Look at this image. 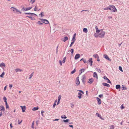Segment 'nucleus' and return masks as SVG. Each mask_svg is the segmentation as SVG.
<instances>
[{
    "label": "nucleus",
    "mask_w": 129,
    "mask_h": 129,
    "mask_svg": "<svg viewBox=\"0 0 129 129\" xmlns=\"http://www.w3.org/2000/svg\"><path fill=\"white\" fill-rule=\"evenodd\" d=\"M11 9L15 13H17V14H21L22 13L18 9L15 8L13 7H12L11 8Z\"/></svg>",
    "instance_id": "f257e3e1"
},
{
    "label": "nucleus",
    "mask_w": 129,
    "mask_h": 129,
    "mask_svg": "<svg viewBox=\"0 0 129 129\" xmlns=\"http://www.w3.org/2000/svg\"><path fill=\"white\" fill-rule=\"evenodd\" d=\"M109 10L113 12H114L117 11L115 7L113 5L109 6Z\"/></svg>",
    "instance_id": "f03ea898"
},
{
    "label": "nucleus",
    "mask_w": 129,
    "mask_h": 129,
    "mask_svg": "<svg viewBox=\"0 0 129 129\" xmlns=\"http://www.w3.org/2000/svg\"><path fill=\"white\" fill-rule=\"evenodd\" d=\"M103 30L100 31L101 33L99 35V37L101 38H103L104 37L105 34V32Z\"/></svg>",
    "instance_id": "7ed1b4c3"
},
{
    "label": "nucleus",
    "mask_w": 129,
    "mask_h": 129,
    "mask_svg": "<svg viewBox=\"0 0 129 129\" xmlns=\"http://www.w3.org/2000/svg\"><path fill=\"white\" fill-rule=\"evenodd\" d=\"M77 91H79V92L78 93V97L79 98V99H80L81 98V96L82 95V94H83L84 93L81 90H78Z\"/></svg>",
    "instance_id": "20e7f679"
},
{
    "label": "nucleus",
    "mask_w": 129,
    "mask_h": 129,
    "mask_svg": "<svg viewBox=\"0 0 129 129\" xmlns=\"http://www.w3.org/2000/svg\"><path fill=\"white\" fill-rule=\"evenodd\" d=\"M92 58H91L89 59L87 61V64H90V66H91L92 65L93 61L92 60Z\"/></svg>",
    "instance_id": "39448f33"
},
{
    "label": "nucleus",
    "mask_w": 129,
    "mask_h": 129,
    "mask_svg": "<svg viewBox=\"0 0 129 129\" xmlns=\"http://www.w3.org/2000/svg\"><path fill=\"white\" fill-rule=\"evenodd\" d=\"M40 19L42 21V22H43L45 24H47L49 23L48 21L47 20L41 19Z\"/></svg>",
    "instance_id": "423d86ee"
},
{
    "label": "nucleus",
    "mask_w": 129,
    "mask_h": 129,
    "mask_svg": "<svg viewBox=\"0 0 129 129\" xmlns=\"http://www.w3.org/2000/svg\"><path fill=\"white\" fill-rule=\"evenodd\" d=\"M95 28L96 29V33L97 34H99V32H100V31H101V30H103V29H98V27L96 26L95 27Z\"/></svg>",
    "instance_id": "0eeeda50"
},
{
    "label": "nucleus",
    "mask_w": 129,
    "mask_h": 129,
    "mask_svg": "<svg viewBox=\"0 0 129 129\" xmlns=\"http://www.w3.org/2000/svg\"><path fill=\"white\" fill-rule=\"evenodd\" d=\"M76 83L77 86L79 85L80 84V81L79 79V77H77L76 79Z\"/></svg>",
    "instance_id": "6e6552de"
},
{
    "label": "nucleus",
    "mask_w": 129,
    "mask_h": 129,
    "mask_svg": "<svg viewBox=\"0 0 129 129\" xmlns=\"http://www.w3.org/2000/svg\"><path fill=\"white\" fill-rule=\"evenodd\" d=\"M68 39V38L67 37H65L64 38H62L61 39V41H63L64 42H65Z\"/></svg>",
    "instance_id": "1a4fd4ad"
},
{
    "label": "nucleus",
    "mask_w": 129,
    "mask_h": 129,
    "mask_svg": "<svg viewBox=\"0 0 129 129\" xmlns=\"http://www.w3.org/2000/svg\"><path fill=\"white\" fill-rule=\"evenodd\" d=\"M32 8L31 7L27 8H23L22 9H23V11H25L30 10Z\"/></svg>",
    "instance_id": "9d476101"
},
{
    "label": "nucleus",
    "mask_w": 129,
    "mask_h": 129,
    "mask_svg": "<svg viewBox=\"0 0 129 129\" xmlns=\"http://www.w3.org/2000/svg\"><path fill=\"white\" fill-rule=\"evenodd\" d=\"M104 57L107 59L109 60H110V61H111V60L109 58V57L106 54H104Z\"/></svg>",
    "instance_id": "9b49d317"
},
{
    "label": "nucleus",
    "mask_w": 129,
    "mask_h": 129,
    "mask_svg": "<svg viewBox=\"0 0 129 129\" xmlns=\"http://www.w3.org/2000/svg\"><path fill=\"white\" fill-rule=\"evenodd\" d=\"M93 78L90 79L89 80V81L88 82V83L90 84H91L93 82Z\"/></svg>",
    "instance_id": "f8f14e48"
},
{
    "label": "nucleus",
    "mask_w": 129,
    "mask_h": 129,
    "mask_svg": "<svg viewBox=\"0 0 129 129\" xmlns=\"http://www.w3.org/2000/svg\"><path fill=\"white\" fill-rule=\"evenodd\" d=\"M20 107L21 108L22 112H24L26 110L25 106H21Z\"/></svg>",
    "instance_id": "ddd939ff"
},
{
    "label": "nucleus",
    "mask_w": 129,
    "mask_h": 129,
    "mask_svg": "<svg viewBox=\"0 0 129 129\" xmlns=\"http://www.w3.org/2000/svg\"><path fill=\"white\" fill-rule=\"evenodd\" d=\"M102 84L104 86H107L108 87H110V85L109 84L106 83H102Z\"/></svg>",
    "instance_id": "4468645a"
},
{
    "label": "nucleus",
    "mask_w": 129,
    "mask_h": 129,
    "mask_svg": "<svg viewBox=\"0 0 129 129\" xmlns=\"http://www.w3.org/2000/svg\"><path fill=\"white\" fill-rule=\"evenodd\" d=\"M80 55L79 54H77L76 55L75 57V59H77L79 58L80 57Z\"/></svg>",
    "instance_id": "2eb2a0df"
},
{
    "label": "nucleus",
    "mask_w": 129,
    "mask_h": 129,
    "mask_svg": "<svg viewBox=\"0 0 129 129\" xmlns=\"http://www.w3.org/2000/svg\"><path fill=\"white\" fill-rule=\"evenodd\" d=\"M15 71L16 72H22L23 71V70L19 69H17L15 70Z\"/></svg>",
    "instance_id": "dca6fc26"
},
{
    "label": "nucleus",
    "mask_w": 129,
    "mask_h": 129,
    "mask_svg": "<svg viewBox=\"0 0 129 129\" xmlns=\"http://www.w3.org/2000/svg\"><path fill=\"white\" fill-rule=\"evenodd\" d=\"M0 108L1 109L0 110L1 111H4L5 110V109L4 107L3 106H0Z\"/></svg>",
    "instance_id": "f3484780"
},
{
    "label": "nucleus",
    "mask_w": 129,
    "mask_h": 129,
    "mask_svg": "<svg viewBox=\"0 0 129 129\" xmlns=\"http://www.w3.org/2000/svg\"><path fill=\"white\" fill-rule=\"evenodd\" d=\"M96 99L98 102V104L99 105H100L101 104V100L98 98H97Z\"/></svg>",
    "instance_id": "a211bd4d"
},
{
    "label": "nucleus",
    "mask_w": 129,
    "mask_h": 129,
    "mask_svg": "<svg viewBox=\"0 0 129 129\" xmlns=\"http://www.w3.org/2000/svg\"><path fill=\"white\" fill-rule=\"evenodd\" d=\"M76 34L75 33L74 34V35L73 36V38L72 39V41H74L75 42V37H76Z\"/></svg>",
    "instance_id": "6ab92c4d"
},
{
    "label": "nucleus",
    "mask_w": 129,
    "mask_h": 129,
    "mask_svg": "<svg viewBox=\"0 0 129 129\" xmlns=\"http://www.w3.org/2000/svg\"><path fill=\"white\" fill-rule=\"evenodd\" d=\"M25 14H28L30 16H31L33 14L36 15V14L34 13H25Z\"/></svg>",
    "instance_id": "aec40b11"
},
{
    "label": "nucleus",
    "mask_w": 129,
    "mask_h": 129,
    "mask_svg": "<svg viewBox=\"0 0 129 129\" xmlns=\"http://www.w3.org/2000/svg\"><path fill=\"white\" fill-rule=\"evenodd\" d=\"M26 17H27L29 18L32 20H34L35 19L34 17H32L31 16H27Z\"/></svg>",
    "instance_id": "412c9836"
},
{
    "label": "nucleus",
    "mask_w": 129,
    "mask_h": 129,
    "mask_svg": "<svg viewBox=\"0 0 129 129\" xmlns=\"http://www.w3.org/2000/svg\"><path fill=\"white\" fill-rule=\"evenodd\" d=\"M93 77H96L97 78V79H98V76L97 74L95 72H94L93 73Z\"/></svg>",
    "instance_id": "4be33fe9"
},
{
    "label": "nucleus",
    "mask_w": 129,
    "mask_h": 129,
    "mask_svg": "<svg viewBox=\"0 0 129 129\" xmlns=\"http://www.w3.org/2000/svg\"><path fill=\"white\" fill-rule=\"evenodd\" d=\"M83 31L85 33H87L88 31V30L86 28H84L83 29Z\"/></svg>",
    "instance_id": "5701e85b"
},
{
    "label": "nucleus",
    "mask_w": 129,
    "mask_h": 129,
    "mask_svg": "<svg viewBox=\"0 0 129 129\" xmlns=\"http://www.w3.org/2000/svg\"><path fill=\"white\" fill-rule=\"evenodd\" d=\"M85 69H81L79 71L80 72V74H81V73L82 72H84L85 71Z\"/></svg>",
    "instance_id": "b1692460"
},
{
    "label": "nucleus",
    "mask_w": 129,
    "mask_h": 129,
    "mask_svg": "<svg viewBox=\"0 0 129 129\" xmlns=\"http://www.w3.org/2000/svg\"><path fill=\"white\" fill-rule=\"evenodd\" d=\"M5 64L4 63H1L0 64V66L2 68L3 66L5 67Z\"/></svg>",
    "instance_id": "393cba45"
},
{
    "label": "nucleus",
    "mask_w": 129,
    "mask_h": 129,
    "mask_svg": "<svg viewBox=\"0 0 129 129\" xmlns=\"http://www.w3.org/2000/svg\"><path fill=\"white\" fill-rule=\"evenodd\" d=\"M38 109H39V108L38 107H34L32 109V110L33 111H35V110H38Z\"/></svg>",
    "instance_id": "a878e982"
},
{
    "label": "nucleus",
    "mask_w": 129,
    "mask_h": 129,
    "mask_svg": "<svg viewBox=\"0 0 129 129\" xmlns=\"http://www.w3.org/2000/svg\"><path fill=\"white\" fill-rule=\"evenodd\" d=\"M36 23L39 25H42L43 24V23H41V22L40 21H38Z\"/></svg>",
    "instance_id": "bb28decb"
},
{
    "label": "nucleus",
    "mask_w": 129,
    "mask_h": 129,
    "mask_svg": "<svg viewBox=\"0 0 129 129\" xmlns=\"http://www.w3.org/2000/svg\"><path fill=\"white\" fill-rule=\"evenodd\" d=\"M57 100H56L55 101V102H54V104L53 106V108H54L55 107V105H56V103L57 102Z\"/></svg>",
    "instance_id": "cd10ccee"
},
{
    "label": "nucleus",
    "mask_w": 129,
    "mask_h": 129,
    "mask_svg": "<svg viewBox=\"0 0 129 129\" xmlns=\"http://www.w3.org/2000/svg\"><path fill=\"white\" fill-rule=\"evenodd\" d=\"M93 56L95 58H99L98 55L97 54L94 55Z\"/></svg>",
    "instance_id": "c85d7f7f"
},
{
    "label": "nucleus",
    "mask_w": 129,
    "mask_h": 129,
    "mask_svg": "<svg viewBox=\"0 0 129 129\" xmlns=\"http://www.w3.org/2000/svg\"><path fill=\"white\" fill-rule=\"evenodd\" d=\"M3 99L4 102L5 103V104H6V103H7V98L6 97L4 96V97Z\"/></svg>",
    "instance_id": "c756f323"
},
{
    "label": "nucleus",
    "mask_w": 129,
    "mask_h": 129,
    "mask_svg": "<svg viewBox=\"0 0 129 129\" xmlns=\"http://www.w3.org/2000/svg\"><path fill=\"white\" fill-rule=\"evenodd\" d=\"M104 10H109V6L108 7H107L106 8H104Z\"/></svg>",
    "instance_id": "7c9ffc66"
},
{
    "label": "nucleus",
    "mask_w": 129,
    "mask_h": 129,
    "mask_svg": "<svg viewBox=\"0 0 129 129\" xmlns=\"http://www.w3.org/2000/svg\"><path fill=\"white\" fill-rule=\"evenodd\" d=\"M120 88V86L119 85H116V88L117 89H118Z\"/></svg>",
    "instance_id": "2f4dec72"
},
{
    "label": "nucleus",
    "mask_w": 129,
    "mask_h": 129,
    "mask_svg": "<svg viewBox=\"0 0 129 129\" xmlns=\"http://www.w3.org/2000/svg\"><path fill=\"white\" fill-rule=\"evenodd\" d=\"M5 74V73L4 72H3L2 73V74L0 75V76L1 77H3V76Z\"/></svg>",
    "instance_id": "473e14b6"
},
{
    "label": "nucleus",
    "mask_w": 129,
    "mask_h": 129,
    "mask_svg": "<svg viewBox=\"0 0 129 129\" xmlns=\"http://www.w3.org/2000/svg\"><path fill=\"white\" fill-rule=\"evenodd\" d=\"M110 127L111 129H114V125H111L110 126Z\"/></svg>",
    "instance_id": "72a5a7b5"
},
{
    "label": "nucleus",
    "mask_w": 129,
    "mask_h": 129,
    "mask_svg": "<svg viewBox=\"0 0 129 129\" xmlns=\"http://www.w3.org/2000/svg\"><path fill=\"white\" fill-rule=\"evenodd\" d=\"M61 118H62L66 119L67 118V117L65 115H64L61 116Z\"/></svg>",
    "instance_id": "f704fd0d"
},
{
    "label": "nucleus",
    "mask_w": 129,
    "mask_h": 129,
    "mask_svg": "<svg viewBox=\"0 0 129 129\" xmlns=\"http://www.w3.org/2000/svg\"><path fill=\"white\" fill-rule=\"evenodd\" d=\"M5 105H6V108L7 109H8L9 108V106L7 104V103H6V104H5Z\"/></svg>",
    "instance_id": "c9c22d12"
},
{
    "label": "nucleus",
    "mask_w": 129,
    "mask_h": 129,
    "mask_svg": "<svg viewBox=\"0 0 129 129\" xmlns=\"http://www.w3.org/2000/svg\"><path fill=\"white\" fill-rule=\"evenodd\" d=\"M34 73V72H33L32 74H31L30 75V77L29 78V79H30L32 77V76H33V74Z\"/></svg>",
    "instance_id": "e433bc0d"
},
{
    "label": "nucleus",
    "mask_w": 129,
    "mask_h": 129,
    "mask_svg": "<svg viewBox=\"0 0 129 129\" xmlns=\"http://www.w3.org/2000/svg\"><path fill=\"white\" fill-rule=\"evenodd\" d=\"M81 60H83V62L84 63H85L86 62H87V61H86L85 59H83V58H82L80 60V61Z\"/></svg>",
    "instance_id": "4c0bfd02"
},
{
    "label": "nucleus",
    "mask_w": 129,
    "mask_h": 129,
    "mask_svg": "<svg viewBox=\"0 0 129 129\" xmlns=\"http://www.w3.org/2000/svg\"><path fill=\"white\" fill-rule=\"evenodd\" d=\"M76 70L75 69H74V70L72 71L71 72V74H73L75 73V72H76Z\"/></svg>",
    "instance_id": "58836bf2"
},
{
    "label": "nucleus",
    "mask_w": 129,
    "mask_h": 129,
    "mask_svg": "<svg viewBox=\"0 0 129 129\" xmlns=\"http://www.w3.org/2000/svg\"><path fill=\"white\" fill-rule=\"evenodd\" d=\"M44 13L43 12H42L40 14L41 15V16L42 17H43L44 16Z\"/></svg>",
    "instance_id": "ea45409f"
},
{
    "label": "nucleus",
    "mask_w": 129,
    "mask_h": 129,
    "mask_svg": "<svg viewBox=\"0 0 129 129\" xmlns=\"http://www.w3.org/2000/svg\"><path fill=\"white\" fill-rule=\"evenodd\" d=\"M66 59V57H64L63 58V60L62 61V62L63 63H65V62Z\"/></svg>",
    "instance_id": "a19ab883"
},
{
    "label": "nucleus",
    "mask_w": 129,
    "mask_h": 129,
    "mask_svg": "<svg viewBox=\"0 0 129 129\" xmlns=\"http://www.w3.org/2000/svg\"><path fill=\"white\" fill-rule=\"evenodd\" d=\"M119 69L121 71V72H123V70H122V67L120 66L119 68Z\"/></svg>",
    "instance_id": "79ce46f5"
},
{
    "label": "nucleus",
    "mask_w": 129,
    "mask_h": 129,
    "mask_svg": "<svg viewBox=\"0 0 129 129\" xmlns=\"http://www.w3.org/2000/svg\"><path fill=\"white\" fill-rule=\"evenodd\" d=\"M61 97V96L60 95H59L58 97V100L60 101Z\"/></svg>",
    "instance_id": "37998d69"
},
{
    "label": "nucleus",
    "mask_w": 129,
    "mask_h": 129,
    "mask_svg": "<svg viewBox=\"0 0 129 129\" xmlns=\"http://www.w3.org/2000/svg\"><path fill=\"white\" fill-rule=\"evenodd\" d=\"M69 120V119H67L66 120H63V121L64 122H67Z\"/></svg>",
    "instance_id": "c03bdc74"
},
{
    "label": "nucleus",
    "mask_w": 129,
    "mask_h": 129,
    "mask_svg": "<svg viewBox=\"0 0 129 129\" xmlns=\"http://www.w3.org/2000/svg\"><path fill=\"white\" fill-rule=\"evenodd\" d=\"M72 41V42L71 43L70 46V47H71L72 46V45L74 43V41Z\"/></svg>",
    "instance_id": "a18cd8bd"
},
{
    "label": "nucleus",
    "mask_w": 129,
    "mask_h": 129,
    "mask_svg": "<svg viewBox=\"0 0 129 129\" xmlns=\"http://www.w3.org/2000/svg\"><path fill=\"white\" fill-rule=\"evenodd\" d=\"M38 10V8L36 6L35 8L34 9V10L35 11H36Z\"/></svg>",
    "instance_id": "49530a36"
},
{
    "label": "nucleus",
    "mask_w": 129,
    "mask_h": 129,
    "mask_svg": "<svg viewBox=\"0 0 129 129\" xmlns=\"http://www.w3.org/2000/svg\"><path fill=\"white\" fill-rule=\"evenodd\" d=\"M120 108H121V109H123L124 108V107L123 106V104H122L121 105Z\"/></svg>",
    "instance_id": "de8ad7c7"
},
{
    "label": "nucleus",
    "mask_w": 129,
    "mask_h": 129,
    "mask_svg": "<svg viewBox=\"0 0 129 129\" xmlns=\"http://www.w3.org/2000/svg\"><path fill=\"white\" fill-rule=\"evenodd\" d=\"M22 121V120H21V121H19V120H18V124H20L21 123Z\"/></svg>",
    "instance_id": "09e8293b"
},
{
    "label": "nucleus",
    "mask_w": 129,
    "mask_h": 129,
    "mask_svg": "<svg viewBox=\"0 0 129 129\" xmlns=\"http://www.w3.org/2000/svg\"><path fill=\"white\" fill-rule=\"evenodd\" d=\"M104 79L105 80H107L108 78L106 76H105L103 77Z\"/></svg>",
    "instance_id": "8fccbe9b"
},
{
    "label": "nucleus",
    "mask_w": 129,
    "mask_h": 129,
    "mask_svg": "<svg viewBox=\"0 0 129 129\" xmlns=\"http://www.w3.org/2000/svg\"><path fill=\"white\" fill-rule=\"evenodd\" d=\"M108 81L107 82V83H111V82L110 80L108 79L107 80Z\"/></svg>",
    "instance_id": "3c124183"
},
{
    "label": "nucleus",
    "mask_w": 129,
    "mask_h": 129,
    "mask_svg": "<svg viewBox=\"0 0 129 129\" xmlns=\"http://www.w3.org/2000/svg\"><path fill=\"white\" fill-rule=\"evenodd\" d=\"M71 53L72 54L74 52V50L73 49H71Z\"/></svg>",
    "instance_id": "603ef678"
},
{
    "label": "nucleus",
    "mask_w": 129,
    "mask_h": 129,
    "mask_svg": "<svg viewBox=\"0 0 129 129\" xmlns=\"http://www.w3.org/2000/svg\"><path fill=\"white\" fill-rule=\"evenodd\" d=\"M44 111H41V114H42V116H44V114H43V113H44Z\"/></svg>",
    "instance_id": "864d4df0"
},
{
    "label": "nucleus",
    "mask_w": 129,
    "mask_h": 129,
    "mask_svg": "<svg viewBox=\"0 0 129 129\" xmlns=\"http://www.w3.org/2000/svg\"><path fill=\"white\" fill-rule=\"evenodd\" d=\"M33 0H30V2L32 4L34 3L35 2V0H34L33 1Z\"/></svg>",
    "instance_id": "5fc2aeb1"
},
{
    "label": "nucleus",
    "mask_w": 129,
    "mask_h": 129,
    "mask_svg": "<svg viewBox=\"0 0 129 129\" xmlns=\"http://www.w3.org/2000/svg\"><path fill=\"white\" fill-rule=\"evenodd\" d=\"M34 122H33L32 124V126H31V127L33 128H34Z\"/></svg>",
    "instance_id": "6e6d98bb"
},
{
    "label": "nucleus",
    "mask_w": 129,
    "mask_h": 129,
    "mask_svg": "<svg viewBox=\"0 0 129 129\" xmlns=\"http://www.w3.org/2000/svg\"><path fill=\"white\" fill-rule=\"evenodd\" d=\"M96 115L98 117H99L100 116V114L98 113H96Z\"/></svg>",
    "instance_id": "4d7b16f0"
},
{
    "label": "nucleus",
    "mask_w": 129,
    "mask_h": 129,
    "mask_svg": "<svg viewBox=\"0 0 129 129\" xmlns=\"http://www.w3.org/2000/svg\"><path fill=\"white\" fill-rule=\"evenodd\" d=\"M59 63H60V65L61 66L62 65V61L61 60H59Z\"/></svg>",
    "instance_id": "13d9d810"
},
{
    "label": "nucleus",
    "mask_w": 129,
    "mask_h": 129,
    "mask_svg": "<svg viewBox=\"0 0 129 129\" xmlns=\"http://www.w3.org/2000/svg\"><path fill=\"white\" fill-rule=\"evenodd\" d=\"M122 89H123L124 90L126 89V88L125 87H122Z\"/></svg>",
    "instance_id": "bf43d9fd"
},
{
    "label": "nucleus",
    "mask_w": 129,
    "mask_h": 129,
    "mask_svg": "<svg viewBox=\"0 0 129 129\" xmlns=\"http://www.w3.org/2000/svg\"><path fill=\"white\" fill-rule=\"evenodd\" d=\"M12 84H10L9 85V87L10 89L12 87Z\"/></svg>",
    "instance_id": "052dcab7"
},
{
    "label": "nucleus",
    "mask_w": 129,
    "mask_h": 129,
    "mask_svg": "<svg viewBox=\"0 0 129 129\" xmlns=\"http://www.w3.org/2000/svg\"><path fill=\"white\" fill-rule=\"evenodd\" d=\"M103 96V94H100L99 96V97L100 98H101Z\"/></svg>",
    "instance_id": "680f3d73"
},
{
    "label": "nucleus",
    "mask_w": 129,
    "mask_h": 129,
    "mask_svg": "<svg viewBox=\"0 0 129 129\" xmlns=\"http://www.w3.org/2000/svg\"><path fill=\"white\" fill-rule=\"evenodd\" d=\"M96 70L98 71L99 72H101V71L100 70V69H97Z\"/></svg>",
    "instance_id": "e2e57ef3"
},
{
    "label": "nucleus",
    "mask_w": 129,
    "mask_h": 129,
    "mask_svg": "<svg viewBox=\"0 0 129 129\" xmlns=\"http://www.w3.org/2000/svg\"><path fill=\"white\" fill-rule=\"evenodd\" d=\"M99 117L102 120H104V119L102 118V117H101V115Z\"/></svg>",
    "instance_id": "0e129e2a"
},
{
    "label": "nucleus",
    "mask_w": 129,
    "mask_h": 129,
    "mask_svg": "<svg viewBox=\"0 0 129 129\" xmlns=\"http://www.w3.org/2000/svg\"><path fill=\"white\" fill-rule=\"evenodd\" d=\"M10 126L11 128H12L13 127V126H12V124L11 123L10 124Z\"/></svg>",
    "instance_id": "69168bd1"
},
{
    "label": "nucleus",
    "mask_w": 129,
    "mask_h": 129,
    "mask_svg": "<svg viewBox=\"0 0 129 129\" xmlns=\"http://www.w3.org/2000/svg\"><path fill=\"white\" fill-rule=\"evenodd\" d=\"M69 127H72V128L73 127V126L72 125H69Z\"/></svg>",
    "instance_id": "338daca9"
},
{
    "label": "nucleus",
    "mask_w": 129,
    "mask_h": 129,
    "mask_svg": "<svg viewBox=\"0 0 129 129\" xmlns=\"http://www.w3.org/2000/svg\"><path fill=\"white\" fill-rule=\"evenodd\" d=\"M6 87H7V86H6L5 87H4V90H6Z\"/></svg>",
    "instance_id": "774afa93"
}]
</instances>
